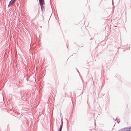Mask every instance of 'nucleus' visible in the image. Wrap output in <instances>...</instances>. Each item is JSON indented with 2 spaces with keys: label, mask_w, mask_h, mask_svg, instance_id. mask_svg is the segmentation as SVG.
I'll return each mask as SVG.
<instances>
[{
  "label": "nucleus",
  "mask_w": 131,
  "mask_h": 131,
  "mask_svg": "<svg viewBox=\"0 0 131 131\" xmlns=\"http://www.w3.org/2000/svg\"><path fill=\"white\" fill-rule=\"evenodd\" d=\"M40 5L41 6V8H42V6H43V4L44 3V0H39Z\"/></svg>",
  "instance_id": "obj_1"
},
{
  "label": "nucleus",
  "mask_w": 131,
  "mask_h": 131,
  "mask_svg": "<svg viewBox=\"0 0 131 131\" xmlns=\"http://www.w3.org/2000/svg\"><path fill=\"white\" fill-rule=\"evenodd\" d=\"M15 1V0H11L9 2V4L8 6L11 5L12 4L14 3Z\"/></svg>",
  "instance_id": "obj_2"
},
{
  "label": "nucleus",
  "mask_w": 131,
  "mask_h": 131,
  "mask_svg": "<svg viewBox=\"0 0 131 131\" xmlns=\"http://www.w3.org/2000/svg\"><path fill=\"white\" fill-rule=\"evenodd\" d=\"M62 125H63V122L62 121V122H61V125L60 126V129L59 130V131H61L62 128Z\"/></svg>",
  "instance_id": "obj_3"
},
{
  "label": "nucleus",
  "mask_w": 131,
  "mask_h": 131,
  "mask_svg": "<svg viewBox=\"0 0 131 131\" xmlns=\"http://www.w3.org/2000/svg\"><path fill=\"white\" fill-rule=\"evenodd\" d=\"M126 131H130L129 127L125 128Z\"/></svg>",
  "instance_id": "obj_4"
},
{
  "label": "nucleus",
  "mask_w": 131,
  "mask_h": 131,
  "mask_svg": "<svg viewBox=\"0 0 131 131\" xmlns=\"http://www.w3.org/2000/svg\"><path fill=\"white\" fill-rule=\"evenodd\" d=\"M119 131H126L125 128H122L120 129Z\"/></svg>",
  "instance_id": "obj_5"
},
{
  "label": "nucleus",
  "mask_w": 131,
  "mask_h": 131,
  "mask_svg": "<svg viewBox=\"0 0 131 131\" xmlns=\"http://www.w3.org/2000/svg\"><path fill=\"white\" fill-rule=\"evenodd\" d=\"M129 127V130H131V126Z\"/></svg>",
  "instance_id": "obj_6"
}]
</instances>
